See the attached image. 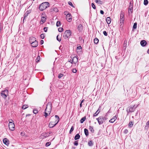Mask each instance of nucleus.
I'll return each instance as SVG.
<instances>
[{
    "label": "nucleus",
    "instance_id": "b1692460",
    "mask_svg": "<svg viewBox=\"0 0 149 149\" xmlns=\"http://www.w3.org/2000/svg\"><path fill=\"white\" fill-rule=\"evenodd\" d=\"M89 130H90L91 132H93L94 131V130L93 129V127L91 126H89Z\"/></svg>",
    "mask_w": 149,
    "mask_h": 149
},
{
    "label": "nucleus",
    "instance_id": "f8f14e48",
    "mask_svg": "<svg viewBox=\"0 0 149 149\" xmlns=\"http://www.w3.org/2000/svg\"><path fill=\"white\" fill-rule=\"evenodd\" d=\"M136 108V107H134V106H133V107H130L129 110V112H133Z\"/></svg>",
    "mask_w": 149,
    "mask_h": 149
},
{
    "label": "nucleus",
    "instance_id": "412c9836",
    "mask_svg": "<svg viewBox=\"0 0 149 149\" xmlns=\"http://www.w3.org/2000/svg\"><path fill=\"white\" fill-rule=\"evenodd\" d=\"M84 132L85 133V134L86 136H87L88 135V131L87 129H85L84 130Z\"/></svg>",
    "mask_w": 149,
    "mask_h": 149
},
{
    "label": "nucleus",
    "instance_id": "2eb2a0df",
    "mask_svg": "<svg viewBox=\"0 0 149 149\" xmlns=\"http://www.w3.org/2000/svg\"><path fill=\"white\" fill-rule=\"evenodd\" d=\"M133 11V7L132 6H130L128 10V13L129 15L132 13Z\"/></svg>",
    "mask_w": 149,
    "mask_h": 149
},
{
    "label": "nucleus",
    "instance_id": "a19ab883",
    "mask_svg": "<svg viewBox=\"0 0 149 149\" xmlns=\"http://www.w3.org/2000/svg\"><path fill=\"white\" fill-rule=\"evenodd\" d=\"M51 144V142H47L45 144V146L46 147H47V146H49Z\"/></svg>",
    "mask_w": 149,
    "mask_h": 149
},
{
    "label": "nucleus",
    "instance_id": "a18cd8bd",
    "mask_svg": "<svg viewBox=\"0 0 149 149\" xmlns=\"http://www.w3.org/2000/svg\"><path fill=\"white\" fill-rule=\"evenodd\" d=\"M91 5H92V8L94 9H95V8H96L95 6V5H94V4L93 3H92L91 4Z\"/></svg>",
    "mask_w": 149,
    "mask_h": 149
},
{
    "label": "nucleus",
    "instance_id": "2f4dec72",
    "mask_svg": "<svg viewBox=\"0 0 149 149\" xmlns=\"http://www.w3.org/2000/svg\"><path fill=\"white\" fill-rule=\"evenodd\" d=\"M74 130V127L73 126H72L69 131L70 134H71L72 132Z\"/></svg>",
    "mask_w": 149,
    "mask_h": 149
},
{
    "label": "nucleus",
    "instance_id": "f3484780",
    "mask_svg": "<svg viewBox=\"0 0 149 149\" xmlns=\"http://www.w3.org/2000/svg\"><path fill=\"white\" fill-rule=\"evenodd\" d=\"M36 40V38H35L31 37L30 38L29 42L31 43L33 41H35Z\"/></svg>",
    "mask_w": 149,
    "mask_h": 149
},
{
    "label": "nucleus",
    "instance_id": "4c0bfd02",
    "mask_svg": "<svg viewBox=\"0 0 149 149\" xmlns=\"http://www.w3.org/2000/svg\"><path fill=\"white\" fill-rule=\"evenodd\" d=\"M40 38L42 39H43L45 38V36L44 33L42 34L40 36Z\"/></svg>",
    "mask_w": 149,
    "mask_h": 149
},
{
    "label": "nucleus",
    "instance_id": "f704fd0d",
    "mask_svg": "<svg viewBox=\"0 0 149 149\" xmlns=\"http://www.w3.org/2000/svg\"><path fill=\"white\" fill-rule=\"evenodd\" d=\"M61 25V23L59 21H58L56 23V26L57 27H59Z\"/></svg>",
    "mask_w": 149,
    "mask_h": 149
},
{
    "label": "nucleus",
    "instance_id": "37998d69",
    "mask_svg": "<svg viewBox=\"0 0 149 149\" xmlns=\"http://www.w3.org/2000/svg\"><path fill=\"white\" fill-rule=\"evenodd\" d=\"M40 58V56H38L37 57L36 60V62H38L39 61V59Z\"/></svg>",
    "mask_w": 149,
    "mask_h": 149
},
{
    "label": "nucleus",
    "instance_id": "bf43d9fd",
    "mask_svg": "<svg viewBox=\"0 0 149 149\" xmlns=\"http://www.w3.org/2000/svg\"><path fill=\"white\" fill-rule=\"evenodd\" d=\"M47 29H44V31L45 32H46L47 31Z\"/></svg>",
    "mask_w": 149,
    "mask_h": 149
},
{
    "label": "nucleus",
    "instance_id": "a211bd4d",
    "mask_svg": "<svg viewBox=\"0 0 149 149\" xmlns=\"http://www.w3.org/2000/svg\"><path fill=\"white\" fill-rule=\"evenodd\" d=\"M106 21L108 24H109L111 23V20L110 17H108L107 18Z\"/></svg>",
    "mask_w": 149,
    "mask_h": 149
},
{
    "label": "nucleus",
    "instance_id": "603ef678",
    "mask_svg": "<svg viewBox=\"0 0 149 149\" xmlns=\"http://www.w3.org/2000/svg\"><path fill=\"white\" fill-rule=\"evenodd\" d=\"M103 33L104 35L105 36H107V34L106 31H104L103 32Z\"/></svg>",
    "mask_w": 149,
    "mask_h": 149
},
{
    "label": "nucleus",
    "instance_id": "4d7b16f0",
    "mask_svg": "<svg viewBox=\"0 0 149 149\" xmlns=\"http://www.w3.org/2000/svg\"><path fill=\"white\" fill-rule=\"evenodd\" d=\"M100 13L101 14L103 15L104 13V12L103 10H101L100 11Z\"/></svg>",
    "mask_w": 149,
    "mask_h": 149
},
{
    "label": "nucleus",
    "instance_id": "aec40b11",
    "mask_svg": "<svg viewBox=\"0 0 149 149\" xmlns=\"http://www.w3.org/2000/svg\"><path fill=\"white\" fill-rule=\"evenodd\" d=\"M86 119V117L84 116L81 118L80 120V123H83Z\"/></svg>",
    "mask_w": 149,
    "mask_h": 149
},
{
    "label": "nucleus",
    "instance_id": "69168bd1",
    "mask_svg": "<svg viewBox=\"0 0 149 149\" xmlns=\"http://www.w3.org/2000/svg\"><path fill=\"white\" fill-rule=\"evenodd\" d=\"M127 44L125 45V44H123V47H125L126 46Z\"/></svg>",
    "mask_w": 149,
    "mask_h": 149
},
{
    "label": "nucleus",
    "instance_id": "1a4fd4ad",
    "mask_svg": "<svg viewBox=\"0 0 149 149\" xmlns=\"http://www.w3.org/2000/svg\"><path fill=\"white\" fill-rule=\"evenodd\" d=\"M57 123H55L54 122H51L49 125V126L50 128H53Z\"/></svg>",
    "mask_w": 149,
    "mask_h": 149
},
{
    "label": "nucleus",
    "instance_id": "5701e85b",
    "mask_svg": "<svg viewBox=\"0 0 149 149\" xmlns=\"http://www.w3.org/2000/svg\"><path fill=\"white\" fill-rule=\"evenodd\" d=\"M46 20V18L44 17H42L41 21L42 22L44 23Z\"/></svg>",
    "mask_w": 149,
    "mask_h": 149
},
{
    "label": "nucleus",
    "instance_id": "f257e3e1",
    "mask_svg": "<svg viewBox=\"0 0 149 149\" xmlns=\"http://www.w3.org/2000/svg\"><path fill=\"white\" fill-rule=\"evenodd\" d=\"M49 6V3L47 2H45L41 3L39 6V10L43 11L46 9Z\"/></svg>",
    "mask_w": 149,
    "mask_h": 149
},
{
    "label": "nucleus",
    "instance_id": "9b49d317",
    "mask_svg": "<svg viewBox=\"0 0 149 149\" xmlns=\"http://www.w3.org/2000/svg\"><path fill=\"white\" fill-rule=\"evenodd\" d=\"M3 143L6 145H8L9 144V141L6 138L3 139Z\"/></svg>",
    "mask_w": 149,
    "mask_h": 149
},
{
    "label": "nucleus",
    "instance_id": "7ed1b4c3",
    "mask_svg": "<svg viewBox=\"0 0 149 149\" xmlns=\"http://www.w3.org/2000/svg\"><path fill=\"white\" fill-rule=\"evenodd\" d=\"M8 94V91L7 90L3 91L1 93V95L4 98H6Z\"/></svg>",
    "mask_w": 149,
    "mask_h": 149
},
{
    "label": "nucleus",
    "instance_id": "9d476101",
    "mask_svg": "<svg viewBox=\"0 0 149 149\" xmlns=\"http://www.w3.org/2000/svg\"><path fill=\"white\" fill-rule=\"evenodd\" d=\"M31 43L32 45V47H36L38 45V42L36 40Z\"/></svg>",
    "mask_w": 149,
    "mask_h": 149
},
{
    "label": "nucleus",
    "instance_id": "de8ad7c7",
    "mask_svg": "<svg viewBox=\"0 0 149 149\" xmlns=\"http://www.w3.org/2000/svg\"><path fill=\"white\" fill-rule=\"evenodd\" d=\"M137 27V23H134L133 26V28H136Z\"/></svg>",
    "mask_w": 149,
    "mask_h": 149
},
{
    "label": "nucleus",
    "instance_id": "c9c22d12",
    "mask_svg": "<svg viewBox=\"0 0 149 149\" xmlns=\"http://www.w3.org/2000/svg\"><path fill=\"white\" fill-rule=\"evenodd\" d=\"M56 39L58 41L60 42L61 40V37H58V35L56 37Z\"/></svg>",
    "mask_w": 149,
    "mask_h": 149
},
{
    "label": "nucleus",
    "instance_id": "3c124183",
    "mask_svg": "<svg viewBox=\"0 0 149 149\" xmlns=\"http://www.w3.org/2000/svg\"><path fill=\"white\" fill-rule=\"evenodd\" d=\"M128 132V130L127 129H125L124 131V133L125 134H127Z\"/></svg>",
    "mask_w": 149,
    "mask_h": 149
},
{
    "label": "nucleus",
    "instance_id": "58836bf2",
    "mask_svg": "<svg viewBox=\"0 0 149 149\" xmlns=\"http://www.w3.org/2000/svg\"><path fill=\"white\" fill-rule=\"evenodd\" d=\"M45 114L44 115L45 116V117H46L48 115V114L49 113L47 112V111H45L44 112Z\"/></svg>",
    "mask_w": 149,
    "mask_h": 149
},
{
    "label": "nucleus",
    "instance_id": "39448f33",
    "mask_svg": "<svg viewBox=\"0 0 149 149\" xmlns=\"http://www.w3.org/2000/svg\"><path fill=\"white\" fill-rule=\"evenodd\" d=\"M15 125L14 123H9L8 127L9 129L11 131H13L15 130Z\"/></svg>",
    "mask_w": 149,
    "mask_h": 149
},
{
    "label": "nucleus",
    "instance_id": "0eeeda50",
    "mask_svg": "<svg viewBox=\"0 0 149 149\" xmlns=\"http://www.w3.org/2000/svg\"><path fill=\"white\" fill-rule=\"evenodd\" d=\"M124 20V15L123 14L121 15L120 17V26H121L123 25V22Z\"/></svg>",
    "mask_w": 149,
    "mask_h": 149
},
{
    "label": "nucleus",
    "instance_id": "a878e982",
    "mask_svg": "<svg viewBox=\"0 0 149 149\" xmlns=\"http://www.w3.org/2000/svg\"><path fill=\"white\" fill-rule=\"evenodd\" d=\"M28 107V106L27 105L25 104L23 105L22 107V109H25Z\"/></svg>",
    "mask_w": 149,
    "mask_h": 149
},
{
    "label": "nucleus",
    "instance_id": "4468645a",
    "mask_svg": "<svg viewBox=\"0 0 149 149\" xmlns=\"http://www.w3.org/2000/svg\"><path fill=\"white\" fill-rule=\"evenodd\" d=\"M140 44L142 46L144 47L146 45V42L145 40H142L141 41Z\"/></svg>",
    "mask_w": 149,
    "mask_h": 149
},
{
    "label": "nucleus",
    "instance_id": "f03ea898",
    "mask_svg": "<svg viewBox=\"0 0 149 149\" xmlns=\"http://www.w3.org/2000/svg\"><path fill=\"white\" fill-rule=\"evenodd\" d=\"M52 109V104L51 102H49L46 105V109L45 110V111H47L49 113V114H50Z\"/></svg>",
    "mask_w": 149,
    "mask_h": 149
},
{
    "label": "nucleus",
    "instance_id": "72a5a7b5",
    "mask_svg": "<svg viewBox=\"0 0 149 149\" xmlns=\"http://www.w3.org/2000/svg\"><path fill=\"white\" fill-rule=\"evenodd\" d=\"M53 10L56 12H57L58 11V10L56 8H53Z\"/></svg>",
    "mask_w": 149,
    "mask_h": 149
},
{
    "label": "nucleus",
    "instance_id": "c03bdc74",
    "mask_svg": "<svg viewBox=\"0 0 149 149\" xmlns=\"http://www.w3.org/2000/svg\"><path fill=\"white\" fill-rule=\"evenodd\" d=\"M68 4L72 6V7H74L73 5L72 4V3L70 1H69L68 2Z\"/></svg>",
    "mask_w": 149,
    "mask_h": 149
},
{
    "label": "nucleus",
    "instance_id": "0e129e2a",
    "mask_svg": "<svg viewBox=\"0 0 149 149\" xmlns=\"http://www.w3.org/2000/svg\"><path fill=\"white\" fill-rule=\"evenodd\" d=\"M82 103H81H81H80V104H79V105H80V107H82Z\"/></svg>",
    "mask_w": 149,
    "mask_h": 149
},
{
    "label": "nucleus",
    "instance_id": "4be33fe9",
    "mask_svg": "<svg viewBox=\"0 0 149 149\" xmlns=\"http://www.w3.org/2000/svg\"><path fill=\"white\" fill-rule=\"evenodd\" d=\"M88 145L90 146H92L93 145V142L92 141H90L88 143Z\"/></svg>",
    "mask_w": 149,
    "mask_h": 149
},
{
    "label": "nucleus",
    "instance_id": "423d86ee",
    "mask_svg": "<svg viewBox=\"0 0 149 149\" xmlns=\"http://www.w3.org/2000/svg\"><path fill=\"white\" fill-rule=\"evenodd\" d=\"M71 32L70 30H66L64 33V36L67 38H68L71 35Z\"/></svg>",
    "mask_w": 149,
    "mask_h": 149
},
{
    "label": "nucleus",
    "instance_id": "c756f323",
    "mask_svg": "<svg viewBox=\"0 0 149 149\" xmlns=\"http://www.w3.org/2000/svg\"><path fill=\"white\" fill-rule=\"evenodd\" d=\"M133 125V124L132 122H130L129 123L128 126L129 127H132Z\"/></svg>",
    "mask_w": 149,
    "mask_h": 149
},
{
    "label": "nucleus",
    "instance_id": "473e14b6",
    "mask_svg": "<svg viewBox=\"0 0 149 149\" xmlns=\"http://www.w3.org/2000/svg\"><path fill=\"white\" fill-rule=\"evenodd\" d=\"M148 3V0H144V4L145 5H146Z\"/></svg>",
    "mask_w": 149,
    "mask_h": 149
},
{
    "label": "nucleus",
    "instance_id": "680f3d73",
    "mask_svg": "<svg viewBox=\"0 0 149 149\" xmlns=\"http://www.w3.org/2000/svg\"><path fill=\"white\" fill-rule=\"evenodd\" d=\"M69 62H70L71 63H73V62L72 61H72L71 59L69 61Z\"/></svg>",
    "mask_w": 149,
    "mask_h": 149
},
{
    "label": "nucleus",
    "instance_id": "13d9d810",
    "mask_svg": "<svg viewBox=\"0 0 149 149\" xmlns=\"http://www.w3.org/2000/svg\"><path fill=\"white\" fill-rule=\"evenodd\" d=\"M127 41L125 40L124 42V43L123 44H125V45L127 44Z\"/></svg>",
    "mask_w": 149,
    "mask_h": 149
},
{
    "label": "nucleus",
    "instance_id": "052dcab7",
    "mask_svg": "<svg viewBox=\"0 0 149 149\" xmlns=\"http://www.w3.org/2000/svg\"><path fill=\"white\" fill-rule=\"evenodd\" d=\"M64 14L65 15H67V14H68V13H67V12H64Z\"/></svg>",
    "mask_w": 149,
    "mask_h": 149
},
{
    "label": "nucleus",
    "instance_id": "393cba45",
    "mask_svg": "<svg viewBox=\"0 0 149 149\" xmlns=\"http://www.w3.org/2000/svg\"><path fill=\"white\" fill-rule=\"evenodd\" d=\"M95 2L97 3L100 4H102V2L100 0H95Z\"/></svg>",
    "mask_w": 149,
    "mask_h": 149
},
{
    "label": "nucleus",
    "instance_id": "c85d7f7f",
    "mask_svg": "<svg viewBox=\"0 0 149 149\" xmlns=\"http://www.w3.org/2000/svg\"><path fill=\"white\" fill-rule=\"evenodd\" d=\"M99 42V40L97 38H95L94 40V42L95 44H97Z\"/></svg>",
    "mask_w": 149,
    "mask_h": 149
},
{
    "label": "nucleus",
    "instance_id": "dca6fc26",
    "mask_svg": "<svg viewBox=\"0 0 149 149\" xmlns=\"http://www.w3.org/2000/svg\"><path fill=\"white\" fill-rule=\"evenodd\" d=\"M72 59V61L74 63H76L78 61V58L76 56L73 57Z\"/></svg>",
    "mask_w": 149,
    "mask_h": 149
},
{
    "label": "nucleus",
    "instance_id": "774afa93",
    "mask_svg": "<svg viewBox=\"0 0 149 149\" xmlns=\"http://www.w3.org/2000/svg\"><path fill=\"white\" fill-rule=\"evenodd\" d=\"M147 53L149 54V49H148V51H147Z\"/></svg>",
    "mask_w": 149,
    "mask_h": 149
},
{
    "label": "nucleus",
    "instance_id": "7c9ffc66",
    "mask_svg": "<svg viewBox=\"0 0 149 149\" xmlns=\"http://www.w3.org/2000/svg\"><path fill=\"white\" fill-rule=\"evenodd\" d=\"M55 117L56 118V119L57 120V122H56L57 123H58V122H59V117H58V116L57 115H55Z\"/></svg>",
    "mask_w": 149,
    "mask_h": 149
},
{
    "label": "nucleus",
    "instance_id": "338daca9",
    "mask_svg": "<svg viewBox=\"0 0 149 149\" xmlns=\"http://www.w3.org/2000/svg\"><path fill=\"white\" fill-rule=\"evenodd\" d=\"M104 120H106L107 119V118H106V117H104Z\"/></svg>",
    "mask_w": 149,
    "mask_h": 149
},
{
    "label": "nucleus",
    "instance_id": "6ab92c4d",
    "mask_svg": "<svg viewBox=\"0 0 149 149\" xmlns=\"http://www.w3.org/2000/svg\"><path fill=\"white\" fill-rule=\"evenodd\" d=\"M80 137V136L79 134H77L75 136L74 139L75 140L78 139Z\"/></svg>",
    "mask_w": 149,
    "mask_h": 149
},
{
    "label": "nucleus",
    "instance_id": "5fc2aeb1",
    "mask_svg": "<svg viewBox=\"0 0 149 149\" xmlns=\"http://www.w3.org/2000/svg\"><path fill=\"white\" fill-rule=\"evenodd\" d=\"M44 43V41L43 40H41L40 42V43L41 45H42Z\"/></svg>",
    "mask_w": 149,
    "mask_h": 149
},
{
    "label": "nucleus",
    "instance_id": "ddd939ff",
    "mask_svg": "<svg viewBox=\"0 0 149 149\" xmlns=\"http://www.w3.org/2000/svg\"><path fill=\"white\" fill-rule=\"evenodd\" d=\"M117 117L116 116H113L112 119L109 120V122L111 123H113L116 119Z\"/></svg>",
    "mask_w": 149,
    "mask_h": 149
},
{
    "label": "nucleus",
    "instance_id": "bb28decb",
    "mask_svg": "<svg viewBox=\"0 0 149 149\" xmlns=\"http://www.w3.org/2000/svg\"><path fill=\"white\" fill-rule=\"evenodd\" d=\"M100 112V111H99V109H98L97 111L94 114L93 116H97L99 113Z\"/></svg>",
    "mask_w": 149,
    "mask_h": 149
},
{
    "label": "nucleus",
    "instance_id": "20e7f679",
    "mask_svg": "<svg viewBox=\"0 0 149 149\" xmlns=\"http://www.w3.org/2000/svg\"><path fill=\"white\" fill-rule=\"evenodd\" d=\"M97 120L99 124L100 125L103 123L104 121V117L102 116H100L96 119Z\"/></svg>",
    "mask_w": 149,
    "mask_h": 149
},
{
    "label": "nucleus",
    "instance_id": "e433bc0d",
    "mask_svg": "<svg viewBox=\"0 0 149 149\" xmlns=\"http://www.w3.org/2000/svg\"><path fill=\"white\" fill-rule=\"evenodd\" d=\"M63 76V74H60L58 76V78L59 79L61 78Z\"/></svg>",
    "mask_w": 149,
    "mask_h": 149
},
{
    "label": "nucleus",
    "instance_id": "ea45409f",
    "mask_svg": "<svg viewBox=\"0 0 149 149\" xmlns=\"http://www.w3.org/2000/svg\"><path fill=\"white\" fill-rule=\"evenodd\" d=\"M38 112L37 110L36 109H34L33 110V112L34 114H36Z\"/></svg>",
    "mask_w": 149,
    "mask_h": 149
},
{
    "label": "nucleus",
    "instance_id": "49530a36",
    "mask_svg": "<svg viewBox=\"0 0 149 149\" xmlns=\"http://www.w3.org/2000/svg\"><path fill=\"white\" fill-rule=\"evenodd\" d=\"M79 40H80V41L82 42L83 43L84 42V40H83L82 39V37H79Z\"/></svg>",
    "mask_w": 149,
    "mask_h": 149
},
{
    "label": "nucleus",
    "instance_id": "8fccbe9b",
    "mask_svg": "<svg viewBox=\"0 0 149 149\" xmlns=\"http://www.w3.org/2000/svg\"><path fill=\"white\" fill-rule=\"evenodd\" d=\"M63 30V29H58V31L59 32H62Z\"/></svg>",
    "mask_w": 149,
    "mask_h": 149
},
{
    "label": "nucleus",
    "instance_id": "79ce46f5",
    "mask_svg": "<svg viewBox=\"0 0 149 149\" xmlns=\"http://www.w3.org/2000/svg\"><path fill=\"white\" fill-rule=\"evenodd\" d=\"M74 144L76 146H77L78 145V141H75L74 143Z\"/></svg>",
    "mask_w": 149,
    "mask_h": 149
},
{
    "label": "nucleus",
    "instance_id": "cd10ccee",
    "mask_svg": "<svg viewBox=\"0 0 149 149\" xmlns=\"http://www.w3.org/2000/svg\"><path fill=\"white\" fill-rule=\"evenodd\" d=\"M149 127V121H148L146 123V125L145 127V129H148Z\"/></svg>",
    "mask_w": 149,
    "mask_h": 149
},
{
    "label": "nucleus",
    "instance_id": "6e6d98bb",
    "mask_svg": "<svg viewBox=\"0 0 149 149\" xmlns=\"http://www.w3.org/2000/svg\"><path fill=\"white\" fill-rule=\"evenodd\" d=\"M9 123H14L13 122V120H12V119H10L9 120Z\"/></svg>",
    "mask_w": 149,
    "mask_h": 149
},
{
    "label": "nucleus",
    "instance_id": "864d4df0",
    "mask_svg": "<svg viewBox=\"0 0 149 149\" xmlns=\"http://www.w3.org/2000/svg\"><path fill=\"white\" fill-rule=\"evenodd\" d=\"M77 49H82V47L81 46L78 47L77 48Z\"/></svg>",
    "mask_w": 149,
    "mask_h": 149
},
{
    "label": "nucleus",
    "instance_id": "6e6552de",
    "mask_svg": "<svg viewBox=\"0 0 149 149\" xmlns=\"http://www.w3.org/2000/svg\"><path fill=\"white\" fill-rule=\"evenodd\" d=\"M66 19L69 22H70L72 21V16L71 15L68 13L66 15Z\"/></svg>",
    "mask_w": 149,
    "mask_h": 149
},
{
    "label": "nucleus",
    "instance_id": "e2e57ef3",
    "mask_svg": "<svg viewBox=\"0 0 149 149\" xmlns=\"http://www.w3.org/2000/svg\"><path fill=\"white\" fill-rule=\"evenodd\" d=\"M84 99L82 100L81 102V103H82L84 102Z\"/></svg>",
    "mask_w": 149,
    "mask_h": 149
},
{
    "label": "nucleus",
    "instance_id": "09e8293b",
    "mask_svg": "<svg viewBox=\"0 0 149 149\" xmlns=\"http://www.w3.org/2000/svg\"><path fill=\"white\" fill-rule=\"evenodd\" d=\"M77 70L76 69H73L72 70V72L74 73L76 72Z\"/></svg>",
    "mask_w": 149,
    "mask_h": 149
}]
</instances>
